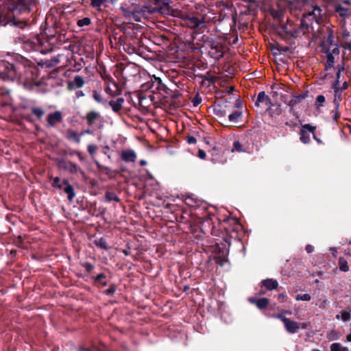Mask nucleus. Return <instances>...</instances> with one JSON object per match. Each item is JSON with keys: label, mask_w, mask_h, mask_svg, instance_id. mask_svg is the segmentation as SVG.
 <instances>
[{"label": "nucleus", "mask_w": 351, "mask_h": 351, "mask_svg": "<svg viewBox=\"0 0 351 351\" xmlns=\"http://www.w3.org/2000/svg\"><path fill=\"white\" fill-rule=\"evenodd\" d=\"M36 0H0V25H5L10 21V13L29 12Z\"/></svg>", "instance_id": "obj_1"}, {"label": "nucleus", "mask_w": 351, "mask_h": 351, "mask_svg": "<svg viewBox=\"0 0 351 351\" xmlns=\"http://www.w3.org/2000/svg\"><path fill=\"white\" fill-rule=\"evenodd\" d=\"M321 10L315 8L311 12L304 14L300 24L296 26L293 22L288 19L287 23L282 26L283 30L293 38H297L300 34H306L309 33L313 29L314 23L318 24V19L317 16L320 15Z\"/></svg>", "instance_id": "obj_2"}, {"label": "nucleus", "mask_w": 351, "mask_h": 351, "mask_svg": "<svg viewBox=\"0 0 351 351\" xmlns=\"http://www.w3.org/2000/svg\"><path fill=\"white\" fill-rule=\"evenodd\" d=\"M322 51L325 54L326 63V69L328 70L335 66V58L339 56V46L334 40L333 32L328 29V34L320 42Z\"/></svg>", "instance_id": "obj_3"}, {"label": "nucleus", "mask_w": 351, "mask_h": 351, "mask_svg": "<svg viewBox=\"0 0 351 351\" xmlns=\"http://www.w3.org/2000/svg\"><path fill=\"white\" fill-rule=\"evenodd\" d=\"M20 77L18 68L7 61L0 62V77L4 80H14Z\"/></svg>", "instance_id": "obj_4"}, {"label": "nucleus", "mask_w": 351, "mask_h": 351, "mask_svg": "<svg viewBox=\"0 0 351 351\" xmlns=\"http://www.w3.org/2000/svg\"><path fill=\"white\" fill-rule=\"evenodd\" d=\"M316 127L313 126L310 124H304L302 126V130L300 132V139L301 142L304 144L309 143L311 141V137L309 133L314 135Z\"/></svg>", "instance_id": "obj_5"}, {"label": "nucleus", "mask_w": 351, "mask_h": 351, "mask_svg": "<svg viewBox=\"0 0 351 351\" xmlns=\"http://www.w3.org/2000/svg\"><path fill=\"white\" fill-rule=\"evenodd\" d=\"M284 326H285L286 331L289 334L296 333L300 327H302V328H305L304 324L297 322L293 321L290 319H289L284 324Z\"/></svg>", "instance_id": "obj_6"}, {"label": "nucleus", "mask_w": 351, "mask_h": 351, "mask_svg": "<svg viewBox=\"0 0 351 351\" xmlns=\"http://www.w3.org/2000/svg\"><path fill=\"white\" fill-rule=\"evenodd\" d=\"M230 111V109L228 105L227 100H226L225 102L222 104H217L213 108L214 114L219 118H225L227 112Z\"/></svg>", "instance_id": "obj_7"}, {"label": "nucleus", "mask_w": 351, "mask_h": 351, "mask_svg": "<svg viewBox=\"0 0 351 351\" xmlns=\"http://www.w3.org/2000/svg\"><path fill=\"white\" fill-rule=\"evenodd\" d=\"M185 21L187 26L193 29H197L205 26L204 18L199 19L195 16H189L186 18Z\"/></svg>", "instance_id": "obj_8"}, {"label": "nucleus", "mask_w": 351, "mask_h": 351, "mask_svg": "<svg viewBox=\"0 0 351 351\" xmlns=\"http://www.w3.org/2000/svg\"><path fill=\"white\" fill-rule=\"evenodd\" d=\"M248 301L250 303L255 304L259 309L266 308L269 304V300L265 298H258L256 297H251L249 298Z\"/></svg>", "instance_id": "obj_9"}, {"label": "nucleus", "mask_w": 351, "mask_h": 351, "mask_svg": "<svg viewBox=\"0 0 351 351\" xmlns=\"http://www.w3.org/2000/svg\"><path fill=\"white\" fill-rule=\"evenodd\" d=\"M62 121V113L60 111H56L50 113L47 117V125L50 127L54 126L56 123Z\"/></svg>", "instance_id": "obj_10"}, {"label": "nucleus", "mask_w": 351, "mask_h": 351, "mask_svg": "<svg viewBox=\"0 0 351 351\" xmlns=\"http://www.w3.org/2000/svg\"><path fill=\"white\" fill-rule=\"evenodd\" d=\"M121 157L126 162H133L136 159V154L132 149H125L122 151Z\"/></svg>", "instance_id": "obj_11"}, {"label": "nucleus", "mask_w": 351, "mask_h": 351, "mask_svg": "<svg viewBox=\"0 0 351 351\" xmlns=\"http://www.w3.org/2000/svg\"><path fill=\"white\" fill-rule=\"evenodd\" d=\"M84 84V80L80 75H77L74 77L73 80L69 82L68 83V88L69 90H73L75 88H82Z\"/></svg>", "instance_id": "obj_12"}, {"label": "nucleus", "mask_w": 351, "mask_h": 351, "mask_svg": "<svg viewBox=\"0 0 351 351\" xmlns=\"http://www.w3.org/2000/svg\"><path fill=\"white\" fill-rule=\"evenodd\" d=\"M308 95V91H305L298 95H292L291 99L287 103V105L293 108L298 104L300 103Z\"/></svg>", "instance_id": "obj_13"}, {"label": "nucleus", "mask_w": 351, "mask_h": 351, "mask_svg": "<svg viewBox=\"0 0 351 351\" xmlns=\"http://www.w3.org/2000/svg\"><path fill=\"white\" fill-rule=\"evenodd\" d=\"M207 45L210 49L215 50V52L213 53V55L217 58H221L223 56L222 52L220 51L219 48V45L213 38H207Z\"/></svg>", "instance_id": "obj_14"}, {"label": "nucleus", "mask_w": 351, "mask_h": 351, "mask_svg": "<svg viewBox=\"0 0 351 351\" xmlns=\"http://www.w3.org/2000/svg\"><path fill=\"white\" fill-rule=\"evenodd\" d=\"M86 121L89 126H93L95 124L96 121L101 118L99 112L95 111H90L86 114Z\"/></svg>", "instance_id": "obj_15"}, {"label": "nucleus", "mask_w": 351, "mask_h": 351, "mask_svg": "<svg viewBox=\"0 0 351 351\" xmlns=\"http://www.w3.org/2000/svg\"><path fill=\"white\" fill-rule=\"evenodd\" d=\"M62 184L65 185L64 191L67 194L68 199L72 201L75 196L73 186L69 183L67 180H64Z\"/></svg>", "instance_id": "obj_16"}, {"label": "nucleus", "mask_w": 351, "mask_h": 351, "mask_svg": "<svg viewBox=\"0 0 351 351\" xmlns=\"http://www.w3.org/2000/svg\"><path fill=\"white\" fill-rule=\"evenodd\" d=\"M123 103L124 99L123 97H119L116 100L110 101L109 105L114 112H119L122 108Z\"/></svg>", "instance_id": "obj_17"}, {"label": "nucleus", "mask_w": 351, "mask_h": 351, "mask_svg": "<svg viewBox=\"0 0 351 351\" xmlns=\"http://www.w3.org/2000/svg\"><path fill=\"white\" fill-rule=\"evenodd\" d=\"M262 286H264L267 290L271 291L276 289L278 286V282L276 280L272 278H267L261 282Z\"/></svg>", "instance_id": "obj_18"}, {"label": "nucleus", "mask_w": 351, "mask_h": 351, "mask_svg": "<svg viewBox=\"0 0 351 351\" xmlns=\"http://www.w3.org/2000/svg\"><path fill=\"white\" fill-rule=\"evenodd\" d=\"M268 110H270L272 113L279 115L282 112L281 106L278 104L275 110L273 112L271 108L274 106V104L271 102V100L269 97L267 96L265 101L263 102Z\"/></svg>", "instance_id": "obj_19"}, {"label": "nucleus", "mask_w": 351, "mask_h": 351, "mask_svg": "<svg viewBox=\"0 0 351 351\" xmlns=\"http://www.w3.org/2000/svg\"><path fill=\"white\" fill-rule=\"evenodd\" d=\"M80 134H77L76 132L73 130H68L66 132V138L68 140L73 141L77 144L80 143L81 139H80Z\"/></svg>", "instance_id": "obj_20"}, {"label": "nucleus", "mask_w": 351, "mask_h": 351, "mask_svg": "<svg viewBox=\"0 0 351 351\" xmlns=\"http://www.w3.org/2000/svg\"><path fill=\"white\" fill-rule=\"evenodd\" d=\"M242 116V111L234 110L228 114V120L232 123H237Z\"/></svg>", "instance_id": "obj_21"}, {"label": "nucleus", "mask_w": 351, "mask_h": 351, "mask_svg": "<svg viewBox=\"0 0 351 351\" xmlns=\"http://www.w3.org/2000/svg\"><path fill=\"white\" fill-rule=\"evenodd\" d=\"M335 317L337 319H341L343 322H347L351 319V311H345L341 314H337Z\"/></svg>", "instance_id": "obj_22"}, {"label": "nucleus", "mask_w": 351, "mask_h": 351, "mask_svg": "<svg viewBox=\"0 0 351 351\" xmlns=\"http://www.w3.org/2000/svg\"><path fill=\"white\" fill-rule=\"evenodd\" d=\"M95 244L101 249H103V250L108 249L107 242H106V239L103 237H101V238L95 240Z\"/></svg>", "instance_id": "obj_23"}, {"label": "nucleus", "mask_w": 351, "mask_h": 351, "mask_svg": "<svg viewBox=\"0 0 351 351\" xmlns=\"http://www.w3.org/2000/svg\"><path fill=\"white\" fill-rule=\"evenodd\" d=\"M105 198H106V201H108V202L114 201L116 202H119L120 201V199L119 198V197L114 192H109V191L107 192L105 194Z\"/></svg>", "instance_id": "obj_24"}, {"label": "nucleus", "mask_w": 351, "mask_h": 351, "mask_svg": "<svg viewBox=\"0 0 351 351\" xmlns=\"http://www.w3.org/2000/svg\"><path fill=\"white\" fill-rule=\"evenodd\" d=\"M343 67H339L338 69L337 73V80L334 82L332 84V88L335 93V95H337L339 91V79L340 77V74L341 71L343 70Z\"/></svg>", "instance_id": "obj_25"}, {"label": "nucleus", "mask_w": 351, "mask_h": 351, "mask_svg": "<svg viewBox=\"0 0 351 351\" xmlns=\"http://www.w3.org/2000/svg\"><path fill=\"white\" fill-rule=\"evenodd\" d=\"M32 112L36 117L38 119H41L45 114L44 110L39 107H33L32 108Z\"/></svg>", "instance_id": "obj_26"}, {"label": "nucleus", "mask_w": 351, "mask_h": 351, "mask_svg": "<svg viewBox=\"0 0 351 351\" xmlns=\"http://www.w3.org/2000/svg\"><path fill=\"white\" fill-rule=\"evenodd\" d=\"M330 351H349L346 347H343L339 343H333L330 346Z\"/></svg>", "instance_id": "obj_27"}, {"label": "nucleus", "mask_w": 351, "mask_h": 351, "mask_svg": "<svg viewBox=\"0 0 351 351\" xmlns=\"http://www.w3.org/2000/svg\"><path fill=\"white\" fill-rule=\"evenodd\" d=\"M339 269L342 271L346 272L349 270V267L346 260L343 258L339 259Z\"/></svg>", "instance_id": "obj_28"}, {"label": "nucleus", "mask_w": 351, "mask_h": 351, "mask_svg": "<svg viewBox=\"0 0 351 351\" xmlns=\"http://www.w3.org/2000/svg\"><path fill=\"white\" fill-rule=\"evenodd\" d=\"M267 95H265V91L260 92L256 97V100L255 101V105L259 106L261 103H263L265 100Z\"/></svg>", "instance_id": "obj_29"}, {"label": "nucleus", "mask_w": 351, "mask_h": 351, "mask_svg": "<svg viewBox=\"0 0 351 351\" xmlns=\"http://www.w3.org/2000/svg\"><path fill=\"white\" fill-rule=\"evenodd\" d=\"M66 169L72 173L81 172V168L74 163H70Z\"/></svg>", "instance_id": "obj_30"}, {"label": "nucleus", "mask_w": 351, "mask_h": 351, "mask_svg": "<svg viewBox=\"0 0 351 351\" xmlns=\"http://www.w3.org/2000/svg\"><path fill=\"white\" fill-rule=\"evenodd\" d=\"M91 21H90V19L88 17H84L82 19H80L77 21V25L80 27H82L84 26H88L90 24Z\"/></svg>", "instance_id": "obj_31"}, {"label": "nucleus", "mask_w": 351, "mask_h": 351, "mask_svg": "<svg viewBox=\"0 0 351 351\" xmlns=\"http://www.w3.org/2000/svg\"><path fill=\"white\" fill-rule=\"evenodd\" d=\"M335 11L339 13L341 16H346L348 14V10L343 8L341 5H337L335 8Z\"/></svg>", "instance_id": "obj_32"}, {"label": "nucleus", "mask_w": 351, "mask_h": 351, "mask_svg": "<svg viewBox=\"0 0 351 351\" xmlns=\"http://www.w3.org/2000/svg\"><path fill=\"white\" fill-rule=\"evenodd\" d=\"M108 0H91L90 5L97 9H100L101 6Z\"/></svg>", "instance_id": "obj_33"}, {"label": "nucleus", "mask_w": 351, "mask_h": 351, "mask_svg": "<svg viewBox=\"0 0 351 351\" xmlns=\"http://www.w3.org/2000/svg\"><path fill=\"white\" fill-rule=\"evenodd\" d=\"M311 299V297L308 293L298 294L295 298L297 301H310Z\"/></svg>", "instance_id": "obj_34"}, {"label": "nucleus", "mask_w": 351, "mask_h": 351, "mask_svg": "<svg viewBox=\"0 0 351 351\" xmlns=\"http://www.w3.org/2000/svg\"><path fill=\"white\" fill-rule=\"evenodd\" d=\"M106 278V276L104 274H99L95 278V281L97 283H99L102 285L103 286H106L107 282L106 281H104L103 279Z\"/></svg>", "instance_id": "obj_35"}, {"label": "nucleus", "mask_w": 351, "mask_h": 351, "mask_svg": "<svg viewBox=\"0 0 351 351\" xmlns=\"http://www.w3.org/2000/svg\"><path fill=\"white\" fill-rule=\"evenodd\" d=\"M325 101H326L325 97L322 95H319L316 98L315 106L317 108L323 106Z\"/></svg>", "instance_id": "obj_36"}, {"label": "nucleus", "mask_w": 351, "mask_h": 351, "mask_svg": "<svg viewBox=\"0 0 351 351\" xmlns=\"http://www.w3.org/2000/svg\"><path fill=\"white\" fill-rule=\"evenodd\" d=\"M62 183H60V178L59 177H56L53 178L51 185L53 187L61 189L62 187Z\"/></svg>", "instance_id": "obj_37"}, {"label": "nucleus", "mask_w": 351, "mask_h": 351, "mask_svg": "<svg viewBox=\"0 0 351 351\" xmlns=\"http://www.w3.org/2000/svg\"><path fill=\"white\" fill-rule=\"evenodd\" d=\"M286 313H287V311H283L282 313L274 315L273 317L276 319H280L282 322V323L285 324L289 319V318L286 317L285 315Z\"/></svg>", "instance_id": "obj_38"}, {"label": "nucleus", "mask_w": 351, "mask_h": 351, "mask_svg": "<svg viewBox=\"0 0 351 351\" xmlns=\"http://www.w3.org/2000/svg\"><path fill=\"white\" fill-rule=\"evenodd\" d=\"M93 99L98 103H103L104 100L101 93L97 90H94L93 93Z\"/></svg>", "instance_id": "obj_39"}, {"label": "nucleus", "mask_w": 351, "mask_h": 351, "mask_svg": "<svg viewBox=\"0 0 351 351\" xmlns=\"http://www.w3.org/2000/svg\"><path fill=\"white\" fill-rule=\"evenodd\" d=\"M191 102L194 107L197 106L202 102V98L200 97L199 93H197L195 95V97L193 98Z\"/></svg>", "instance_id": "obj_40"}, {"label": "nucleus", "mask_w": 351, "mask_h": 351, "mask_svg": "<svg viewBox=\"0 0 351 351\" xmlns=\"http://www.w3.org/2000/svg\"><path fill=\"white\" fill-rule=\"evenodd\" d=\"M232 151L233 152L236 151V152H243V150L242 149V145H241V144L240 143L239 141H234V142Z\"/></svg>", "instance_id": "obj_41"}, {"label": "nucleus", "mask_w": 351, "mask_h": 351, "mask_svg": "<svg viewBox=\"0 0 351 351\" xmlns=\"http://www.w3.org/2000/svg\"><path fill=\"white\" fill-rule=\"evenodd\" d=\"M117 290V287L114 285H112L109 287L108 289L105 291V293L106 295H112Z\"/></svg>", "instance_id": "obj_42"}, {"label": "nucleus", "mask_w": 351, "mask_h": 351, "mask_svg": "<svg viewBox=\"0 0 351 351\" xmlns=\"http://www.w3.org/2000/svg\"><path fill=\"white\" fill-rule=\"evenodd\" d=\"M82 266L87 272H90L94 269V266L88 262L83 263Z\"/></svg>", "instance_id": "obj_43"}, {"label": "nucleus", "mask_w": 351, "mask_h": 351, "mask_svg": "<svg viewBox=\"0 0 351 351\" xmlns=\"http://www.w3.org/2000/svg\"><path fill=\"white\" fill-rule=\"evenodd\" d=\"M96 149H97V146L95 145L90 144L88 146V152H89V154L91 156H93L95 154Z\"/></svg>", "instance_id": "obj_44"}, {"label": "nucleus", "mask_w": 351, "mask_h": 351, "mask_svg": "<svg viewBox=\"0 0 351 351\" xmlns=\"http://www.w3.org/2000/svg\"><path fill=\"white\" fill-rule=\"evenodd\" d=\"M339 109V104H337L336 109L333 115V120L337 121V119L340 117V114L338 111Z\"/></svg>", "instance_id": "obj_45"}, {"label": "nucleus", "mask_w": 351, "mask_h": 351, "mask_svg": "<svg viewBox=\"0 0 351 351\" xmlns=\"http://www.w3.org/2000/svg\"><path fill=\"white\" fill-rule=\"evenodd\" d=\"M60 55H58L56 57H53L51 61L52 62V63L51 64V65L53 66V65H56L57 64H58L60 62Z\"/></svg>", "instance_id": "obj_46"}, {"label": "nucleus", "mask_w": 351, "mask_h": 351, "mask_svg": "<svg viewBox=\"0 0 351 351\" xmlns=\"http://www.w3.org/2000/svg\"><path fill=\"white\" fill-rule=\"evenodd\" d=\"M196 141H197L196 138L193 136H190L187 137V143L189 144H195L196 143Z\"/></svg>", "instance_id": "obj_47"}, {"label": "nucleus", "mask_w": 351, "mask_h": 351, "mask_svg": "<svg viewBox=\"0 0 351 351\" xmlns=\"http://www.w3.org/2000/svg\"><path fill=\"white\" fill-rule=\"evenodd\" d=\"M156 3H162L164 6H168L169 5V1L168 0H154Z\"/></svg>", "instance_id": "obj_48"}, {"label": "nucleus", "mask_w": 351, "mask_h": 351, "mask_svg": "<svg viewBox=\"0 0 351 351\" xmlns=\"http://www.w3.org/2000/svg\"><path fill=\"white\" fill-rule=\"evenodd\" d=\"M278 300H280V302H283L286 300L287 299V295L285 293H280L278 296Z\"/></svg>", "instance_id": "obj_49"}, {"label": "nucleus", "mask_w": 351, "mask_h": 351, "mask_svg": "<svg viewBox=\"0 0 351 351\" xmlns=\"http://www.w3.org/2000/svg\"><path fill=\"white\" fill-rule=\"evenodd\" d=\"M206 152L202 150V149H199L198 151V156L199 158H202V159H204L206 158Z\"/></svg>", "instance_id": "obj_50"}, {"label": "nucleus", "mask_w": 351, "mask_h": 351, "mask_svg": "<svg viewBox=\"0 0 351 351\" xmlns=\"http://www.w3.org/2000/svg\"><path fill=\"white\" fill-rule=\"evenodd\" d=\"M278 88H279L277 85H274L271 86V89H272L271 94L273 95V97L274 96V95H277Z\"/></svg>", "instance_id": "obj_51"}, {"label": "nucleus", "mask_w": 351, "mask_h": 351, "mask_svg": "<svg viewBox=\"0 0 351 351\" xmlns=\"http://www.w3.org/2000/svg\"><path fill=\"white\" fill-rule=\"evenodd\" d=\"M305 250L308 253H311L313 252L314 247L313 245L308 244L306 246Z\"/></svg>", "instance_id": "obj_52"}, {"label": "nucleus", "mask_w": 351, "mask_h": 351, "mask_svg": "<svg viewBox=\"0 0 351 351\" xmlns=\"http://www.w3.org/2000/svg\"><path fill=\"white\" fill-rule=\"evenodd\" d=\"M86 134H93V131L89 129L84 130L82 131L80 134V136H82Z\"/></svg>", "instance_id": "obj_53"}, {"label": "nucleus", "mask_w": 351, "mask_h": 351, "mask_svg": "<svg viewBox=\"0 0 351 351\" xmlns=\"http://www.w3.org/2000/svg\"><path fill=\"white\" fill-rule=\"evenodd\" d=\"M84 93H83L82 90H77V91H76V93H75V98L78 99V98L84 97Z\"/></svg>", "instance_id": "obj_54"}, {"label": "nucleus", "mask_w": 351, "mask_h": 351, "mask_svg": "<svg viewBox=\"0 0 351 351\" xmlns=\"http://www.w3.org/2000/svg\"><path fill=\"white\" fill-rule=\"evenodd\" d=\"M120 10L128 16H130V14L132 13V12L128 10V9L123 7H121Z\"/></svg>", "instance_id": "obj_55"}, {"label": "nucleus", "mask_w": 351, "mask_h": 351, "mask_svg": "<svg viewBox=\"0 0 351 351\" xmlns=\"http://www.w3.org/2000/svg\"><path fill=\"white\" fill-rule=\"evenodd\" d=\"M241 106H242V104H241L240 99H237L236 103L233 107L237 108H241Z\"/></svg>", "instance_id": "obj_56"}, {"label": "nucleus", "mask_w": 351, "mask_h": 351, "mask_svg": "<svg viewBox=\"0 0 351 351\" xmlns=\"http://www.w3.org/2000/svg\"><path fill=\"white\" fill-rule=\"evenodd\" d=\"M78 351H91L90 349L89 348H84L83 347H80L78 349H77Z\"/></svg>", "instance_id": "obj_57"}, {"label": "nucleus", "mask_w": 351, "mask_h": 351, "mask_svg": "<svg viewBox=\"0 0 351 351\" xmlns=\"http://www.w3.org/2000/svg\"><path fill=\"white\" fill-rule=\"evenodd\" d=\"M205 223L210 224V220L209 219H206L202 221V225L204 226Z\"/></svg>", "instance_id": "obj_58"}, {"label": "nucleus", "mask_w": 351, "mask_h": 351, "mask_svg": "<svg viewBox=\"0 0 351 351\" xmlns=\"http://www.w3.org/2000/svg\"><path fill=\"white\" fill-rule=\"evenodd\" d=\"M313 138H314V139H315V140L318 143L321 144V143H322V141H321V139H320V138H317V136H315V134H314V135H313Z\"/></svg>", "instance_id": "obj_59"}, {"label": "nucleus", "mask_w": 351, "mask_h": 351, "mask_svg": "<svg viewBox=\"0 0 351 351\" xmlns=\"http://www.w3.org/2000/svg\"><path fill=\"white\" fill-rule=\"evenodd\" d=\"M346 339L348 341L351 342V329H350V333L348 334L346 337Z\"/></svg>", "instance_id": "obj_60"}, {"label": "nucleus", "mask_w": 351, "mask_h": 351, "mask_svg": "<svg viewBox=\"0 0 351 351\" xmlns=\"http://www.w3.org/2000/svg\"><path fill=\"white\" fill-rule=\"evenodd\" d=\"M347 48L349 51H351V40L346 43Z\"/></svg>", "instance_id": "obj_61"}, {"label": "nucleus", "mask_w": 351, "mask_h": 351, "mask_svg": "<svg viewBox=\"0 0 351 351\" xmlns=\"http://www.w3.org/2000/svg\"><path fill=\"white\" fill-rule=\"evenodd\" d=\"M139 163H140V165H141V166H144V165H145L147 164V162H146V160H140V162H139Z\"/></svg>", "instance_id": "obj_62"}, {"label": "nucleus", "mask_w": 351, "mask_h": 351, "mask_svg": "<svg viewBox=\"0 0 351 351\" xmlns=\"http://www.w3.org/2000/svg\"><path fill=\"white\" fill-rule=\"evenodd\" d=\"M348 88V84L346 82H344L342 86V90H346Z\"/></svg>", "instance_id": "obj_63"}, {"label": "nucleus", "mask_w": 351, "mask_h": 351, "mask_svg": "<svg viewBox=\"0 0 351 351\" xmlns=\"http://www.w3.org/2000/svg\"><path fill=\"white\" fill-rule=\"evenodd\" d=\"M76 154H77V156L79 157L80 160H84V157L82 156V155L80 152H77Z\"/></svg>", "instance_id": "obj_64"}]
</instances>
